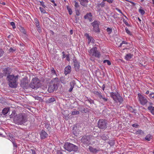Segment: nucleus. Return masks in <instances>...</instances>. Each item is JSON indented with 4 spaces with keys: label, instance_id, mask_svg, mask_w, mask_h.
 Here are the masks:
<instances>
[{
    "label": "nucleus",
    "instance_id": "obj_14",
    "mask_svg": "<svg viewBox=\"0 0 154 154\" xmlns=\"http://www.w3.org/2000/svg\"><path fill=\"white\" fill-rule=\"evenodd\" d=\"M73 62L74 63V66L75 70L76 72H78L79 70L80 69V63L77 61L76 59H73Z\"/></svg>",
    "mask_w": 154,
    "mask_h": 154
},
{
    "label": "nucleus",
    "instance_id": "obj_37",
    "mask_svg": "<svg viewBox=\"0 0 154 154\" xmlns=\"http://www.w3.org/2000/svg\"><path fill=\"white\" fill-rule=\"evenodd\" d=\"M103 63H106L109 66L111 65V63L110 62V61L109 60H104L103 61Z\"/></svg>",
    "mask_w": 154,
    "mask_h": 154
},
{
    "label": "nucleus",
    "instance_id": "obj_61",
    "mask_svg": "<svg viewBox=\"0 0 154 154\" xmlns=\"http://www.w3.org/2000/svg\"><path fill=\"white\" fill-rule=\"evenodd\" d=\"M105 96V95H102V94L101 93L100 95L99 96V98L100 99H102L103 98V97H104Z\"/></svg>",
    "mask_w": 154,
    "mask_h": 154
},
{
    "label": "nucleus",
    "instance_id": "obj_41",
    "mask_svg": "<svg viewBox=\"0 0 154 154\" xmlns=\"http://www.w3.org/2000/svg\"><path fill=\"white\" fill-rule=\"evenodd\" d=\"M67 9L69 12V14L70 15H71L72 13V9L69 7H67Z\"/></svg>",
    "mask_w": 154,
    "mask_h": 154
},
{
    "label": "nucleus",
    "instance_id": "obj_49",
    "mask_svg": "<svg viewBox=\"0 0 154 154\" xmlns=\"http://www.w3.org/2000/svg\"><path fill=\"white\" fill-rule=\"evenodd\" d=\"M66 59L67 61H69L70 60L69 54H68L66 55Z\"/></svg>",
    "mask_w": 154,
    "mask_h": 154
},
{
    "label": "nucleus",
    "instance_id": "obj_51",
    "mask_svg": "<svg viewBox=\"0 0 154 154\" xmlns=\"http://www.w3.org/2000/svg\"><path fill=\"white\" fill-rule=\"evenodd\" d=\"M75 10L76 15L77 16H79L80 14L79 11L77 9H75Z\"/></svg>",
    "mask_w": 154,
    "mask_h": 154
},
{
    "label": "nucleus",
    "instance_id": "obj_9",
    "mask_svg": "<svg viewBox=\"0 0 154 154\" xmlns=\"http://www.w3.org/2000/svg\"><path fill=\"white\" fill-rule=\"evenodd\" d=\"M137 98L140 103L142 105H146L148 102L146 98L140 93L137 94Z\"/></svg>",
    "mask_w": 154,
    "mask_h": 154
},
{
    "label": "nucleus",
    "instance_id": "obj_60",
    "mask_svg": "<svg viewBox=\"0 0 154 154\" xmlns=\"http://www.w3.org/2000/svg\"><path fill=\"white\" fill-rule=\"evenodd\" d=\"M4 76H5V75H4V73H0V78H2Z\"/></svg>",
    "mask_w": 154,
    "mask_h": 154
},
{
    "label": "nucleus",
    "instance_id": "obj_22",
    "mask_svg": "<svg viewBox=\"0 0 154 154\" xmlns=\"http://www.w3.org/2000/svg\"><path fill=\"white\" fill-rule=\"evenodd\" d=\"M80 3L82 5L86 7L88 2V0H79Z\"/></svg>",
    "mask_w": 154,
    "mask_h": 154
},
{
    "label": "nucleus",
    "instance_id": "obj_19",
    "mask_svg": "<svg viewBox=\"0 0 154 154\" xmlns=\"http://www.w3.org/2000/svg\"><path fill=\"white\" fill-rule=\"evenodd\" d=\"M88 149L90 152L93 153H96L100 151V149H97L94 148L92 146H89Z\"/></svg>",
    "mask_w": 154,
    "mask_h": 154
},
{
    "label": "nucleus",
    "instance_id": "obj_16",
    "mask_svg": "<svg viewBox=\"0 0 154 154\" xmlns=\"http://www.w3.org/2000/svg\"><path fill=\"white\" fill-rule=\"evenodd\" d=\"M85 35L88 39V44H89L90 42H91L93 43H94L95 40L92 37L90 36L88 34L86 33L85 34Z\"/></svg>",
    "mask_w": 154,
    "mask_h": 154
},
{
    "label": "nucleus",
    "instance_id": "obj_56",
    "mask_svg": "<svg viewBox=\"0 0 154 154\" xmlns=\"http://www.w3.org/2000/svg\"><path fill=\"white\" fill-rule=\"evenodd\" d=\"M102 99L103 101L104 102H107L108 100L107 98L105 96Z\"/></svg>",
    "mask_w": 154,
    "mask_h": 154
},
{
    "label": "nucleus",
    "instance_id": "obj_57",
    "mask_svg": "<svg viewBox=\"0 0 154 154\" xmlns=\"http://www.w3.org/2000/svg\"><path fill=\"white\" fill-rule=\"evenodd\" d=\"M51 72L52 75H56V72L55 70L53 68L51 70Z\"/></svg>",
    "mask_w": 154,
    "mask_h": 154
},
{
    "label": "nucleus",
    "instance_id": "obj_17",
    "mask_svg": "<svg viewBox=\"0 0 154 154\" xmlns=\"http://www.w3.org/2000/svg\"><path fill=\"white\" fill-rule=\"evenodd\" d=\"M42 124L44 125V127L48 130L51 128L50 124L48 121L46 120L42 122Z\"/></svg>",
    "mask_w": 154,
    "mask_h": 154
},
{
    "label": "nucleus",
    "instance_id": "obj_10",
    "mask_svg": "<svg viewBox=\"0 0 154 154\" xmlns=\"http://www.w3.org/2000/svg\"><path fill=\"white\" fill-rule=\"evenodd\" d=\"M91 25L93 26V30L94 31L97 33L100 32V30L99 28V23L97 21L94 20L91 23Z\"/></svg>",
    "mask_w": 154,
    "mask_h": 154
},
{
    "label": "nucleus",
    "instance_id": "obj_11",
    "mask_svg": "<svg viewBox=\"0 0 154 154\" xmlns=\"http://www.w3.org/2000/svg\"><path fill=\"white\" fill-rule=\"evenodd\" d=\"M91 137V136H85L81 139V141L85 144H89Z\"/></svg>",
    "mask_w": 154,
    "mask_h": 154
},
{
    "label": "nucleus",
    "instance_id": "obj_4",
    "mask_svg": "<svg viewBox=\"0 0 154 154\" xmlns=\"http://www.w3.org/2000/svg\"><path fill=\"white\" fill-rule=\"evenodd\" d=\"M110 97L115 103H122L123 101V98L118 93L111 92L109 93Z\"/></svg>",
    "mask_w": 154,
    "mask_h": 154
},
{
    "label": "nucleus",
    "instance_id": "obj_2",
    "mask_svg": "<svg viewBox=\"0 0 154 154\" xmlns=\"http://www.w3.org/2000/svg\"><path fill=\"white\" fill-rule=\"evenodd\" d=\"M19 75L14 76V75H8L7 77V79L9 82V86L12 88L17 87V82L18 80Z\"/></svg>",
    "mask_w": 154,
    "mask_h": 154
},
{
    "label": "nucleus",
    "instance_id": "obj_40",
    "mask_svg": "<svg viewBox=\"0 0 154 154\" xmlns=\"http://www.w3.org/2000/svg\"><path fill=\"white\" fill-rule=\"evenodd\" d=\"M128 42H127L125 41H122V42L120 44V45L119 46V47H121L122 46H123V44H126V45H127L128 44Z\"/></svg>",
    "mask_w": 154,
    "mask_h": 154
},
{
    "label": "nucleus",
    "instance_id": "obj_18",
    "mask_svg": "<svg viewBox=\"0 0 154 154\" xmlns=\"http://www.w3.org/2000/svg\"><path fill=\"white\" fill-rule=\"evenodd\" d=\"M71 67L69 65L66 66L64 69V73L66 75L70 73L71 72Z\"/></svg>",
    "mask_w": 154,
    "mask_h": 154
},
{
    "label": "nucleus",
    "instance_id": "obj_44",
    "mask_svg": "<svg viewBox=\"0 0 154 154\" xmlns=\"http://www.w3.org/2000/svg\"><path fill=\"white\" fill-rule=\"evenodd\" d=\"M106 30L109 34L111 33L112 31V29L109 28H107L106 29Z\"/></svg>",
    "mask_w": 154,
    "mask_h": 154
},
{
    "label": "nucleus",
    "instance_id": "obj_43",
    "mask_svg": "<svg viewBox=\"0 0 154 154\" xmlns=\"http://www.w3.org/2000/svg\"><path fill=\"white\" fill-rule=\"evenodd\" d=\"M12 140H11V141L12 142V143L13 144V146L14 147L17 148V145L16 144L15 142V141H14L13 140L11 139Z\"/></svg>",
    "mask_w": 154,
    "mask_h": 154
},
{
    "label": "nucleus",
    "instance_id": "obj_6",
    "mask_svg": "<svg viewBox=\"0 0 154 154\" xmlns=\"http://www.w3.org/2000/svg\"><path fill=\"white\" fill-rule=\"evenodd\" d=\"M88 52L91 56L97 58H99L101 55L100 52L97 50V48L96 47H93L88 51Z\"/></svg>",
    "mask_w": 154,
    "mask_h": 154
},
{
    "label": "nucleus",
    "instance_id": "obj_27",
    "mask_svg": "<svg viewBox=\"0 0 154 154\" xmlns=\"http://www.w3.org/2000/svg\"><path fill=\"white\" fill-rule=\"evenodd\" d=\"M148 109L150 111L152 114L154 115V107H153L151 106H149L148 107Z\"/></svg>",
    "mask_w": 154,
    "mask_h": 154
},
{
    "label": "nucleus",
    "instance_id": "obj_21",
    "mask_svg": "<svg viewBox=\"0 0 154 154\" xmlns=\"http://www.w3.org/2000/svg\"><path fill=\"white\" fill-rule=\"evenodd\" d=\"M76 84L75 81L74 80H73L72 82H70V87L69 89V92H71L73 88H74V85Z\"/></svg>",
    "mask_w": 154,
    "mask_h": 154
},
{
    "label": "nucleus",
    "instance_id": "obj_36",
    "mask_svg": "<svg viewBox=\"0 0 154 154\" xmlns=\"http://www.w3.org/2000/svg\"><path fill=\"white\" fill-rule=\"evenodd\" d=\"M79 114V112L77 110H74L72 111L71 112V114L72 115H77Z\"/></svg>",
    "mask_w": 154,
    "mask_h": 154
},
{
    "label": "nucleus",
    "instance_id": "obj_58",
    "mask_svg": "<svg viewBox=\"0 0 154 154\" xmlns=\"http://www.w3.org/2000/svg\"><path fill=\"white\" fill-rule=\"evenodd\" d=\"M138 126H139V125L137 124H136V123L132 125V126L133 127H135V128H137L138 127Z\"/></svg>",
    "mask_w": 154,
    "mask_h": 154
},
{
    "label": "nucleus",
    "instance_id": "obj_7",
    "mask_svg": "<svg viewBox=\"0 0 154 154\" xmlns=\"http://www.w3.org/2000/svg\"><path fill=\"white\" fill-rule=\"evenodd\" d=\"M40 86V81L37 78H33L29 84V87L32 88H38Z\"/></svg>",
    "mask_w": 154,
    "mask_h": 154
},
{
    "label": "nucleus",
    "instance_id": "obj_20",
    "mask_svg": "<svg viewBox=\"0 0 154 154\" xmlns=\"http://www.w3.org/2000/svg\"><path fill=\"white\" fill-rule=\"evenodd\" d=\"M92 14L91 13L87 14L84 16V18L85 19H88L89 21L91 22L92 20Z\"/></svg>",
    "mask_w": 154,
    "mask_h": 154
},
{
    "label": "nucleus",
    "instance_id": "obj_25",
    "mask_svg": "<svg viewBox=\"0 0 154 154\" xmlns=\"http://www.w3.org/2000/svg\"><path fill=\"white\" fill-rule=\"evenodd\" d=\"M133 56V54H128L126 55L125 56V59L127 60H129L131 59Z\"/></svg>",
    "mask_w": 154,
    "mask_h": 154
},
{
    "label": "nucleus",
    "instance_id": "obj_34",
    "mask_svg": "<svg viewBox=\"0 0 154 154\" xmlns=\"http://www.w3.org/2000/svg\"><path fill=\"white\" fill-rule=\"evenodd\" d=\"M142 8L141 7H140V8L139 9V12L142 15H143L145 13V11H144L142 9Z\"/></svg>",
    "mask_w": 154,
    "mask_h": 154
},
{
    "label": "nucleus",
    "instance_id": "obj_13",
    "mask_svg": "<svg viewBox=\"0 0 154 154\" xmlns=\"http://www.w3.org/2000/svg\"><path fill=\"white\" fill-rule=\"evenodd\" d=\"M11 72L12 69L9 67L4 68L2 71V72L4 73L5 76L10 75V74Z\"/></svg>",
    "mask_w": 154,
    "mask_h": 154
},
{
    "label": "nucleus",
    "instance_id": "obj_28",
    "mask_svg": "<svg viewBox=\"0 0 154 154\" xmlns=\"http://www.w3.org/2000/svg\"><path fill=\"white\" fill-rule=\"evenodd\" d=\"M126 107L128 110L131 112H134V110L132 106L129 105H127Z\"/></svg>",
    "mask_w": 154,
    "mask_h": 154
},
{
    "label": "nucleus",
    "instance_id": "obj_3",
    "mask_svg": "<svg viewBox=\"0 0 154 154\" xmlns=\"http://www.w3.org/2000/svg\"><path fill=\"white\" fill-rule=\"evenodd\" d=\"M59 83L58 79L57 77L55 78L51 81L50 85L48 88V92H52L56 90L58 88V85Z\"/></svg>",
    "mask_w": 154,
    "mask_h": 154
},
{
    "label": "nucleus",
    "instance_id": "obj_55",
    "mask_svg": "<svg viewBox=\"0 0 154 154\" xmlns=\"http://www.w3.org/2000/svg\"><path fill=\"white\" fill-rule=\"evenodd\" d=\"M99 5V6H101V7H103L105 6V3L103 2H102Z\"/></svg>",
    "mask_w": 154,
    "mask_h": 154
},
{
    "label": "nucleus",
    "instance_id": "obj_31",
    "mask_svg": "<svg viewBox=\"0 0 154 154\" xmlns=\"http://www.w3.org/2000/svg\"><path fill=\"white\" fill-rule=\"evenodd\" d=\"M149 97L150 98V99H152L154 100V93L153 92H151L149 93V94L148 95Z\"/></svg>",
    "mask_w": 154,
    "mask_h": 154
},
{
    "label": "nucleus",
    "instance_id": "obj_26",
    "mask_svg": "<svg viewBox=\"0 0 154 154\" xmlns=\"http://www.w3.org/2000/svg\"><path fill=\"white\" fill-rule=\"evenodd\" d=\"M60 81L63 84H66L68 82V81H67L66 78L63 77H61Z\"/></svg>",
    "mask_w": 154,
    "mask_h": 154
},
{
    "label": "nucleus",
    "instance_id": "obj_39",
    "mask_svg": "<svg viewBox=\"0 0 154 154\" xmlns=\"http://www.w3.org/2000/svg\"><path fill=\"white\" fill-rule=\"evenodd\" d=\"M39 9L41 12L43 14L47 13V12H46L44 8H43L42 7H39Z\"/></svg>",
    "mask_w": 154,
    "mask_h": 154
},
{
    "label": "nucleus",
    "instance_id": "obj_63",
    "mask_svg": "<svg viewBox=\"0 0 154 154\" xmlns=\"http://www.w3.org/2000/svg\"><path fill=\"white\" fill-rule=\"evenodd\" d=\"M35 100H40V99L41 98L40 97H38V96L35 97Z\"/></svg>",
    "mask_w": 154,
    "mask_h": 154
},
{
    "label": "nucleus",
    "instance_id": "obj_50",
    "mask_svg": "<svg viewBox=\"0 0 154 154\" xmlns=\"http://www.w3.org/2000/svg\"><path fill=\"white\" fill-rule=\"evenodd\" d=\"M4 53V52L3 50L2 49L0 48V57L3 56Z\"/></svg>",
    "mask_w": 154,
    "mask_h": 154
},
{
    "label": "nucleus",
    "instance_id": "obj_32",
    "mask_svg": "<svg viewBox=\"0 0 154 154\" xmlns=\"http://www.w3.org/2000/svg\"><path fill=\"white\" fill-rule=\"evenodd\" d=\"M101 139L104 140H105L108 139V137L105 134H103L101 136Z\"/></svg>",
    "mask_w": 154,
    "mask_h": 154
},
{
    "label": "nucleus",
    "instance_id": "obj_62",
    "mask_svg": "<svg viewBox=\"0 0 154 154\" xmlns=\"http://www.w3.org/2000/svg\"><path fill=\"white\" fill-rule=\"evenodd\" d=\"M116 9L117 11H118V12H119L120 13L122 14H123V13H122V11H121L118 8H116Z\"/></svg>",
    "mask_w": 154,
    "mask_h": 154
},
{
    "label": "nucleus",
    "instance_id": "obj_45",
    "mask_svg": "<svg viewBox=\"0 0 154 154\" xmlns=\"http://www.w3.org/2000/svg\"><path fill=\"white\" fill-rule=\"evenodd\" d=\"M137 134H139L141 135H143L144 134V132L141 130H139L137 131Z\"/></svg>",
    "mask_w": 154,
    "mask_h": 154
},
{
    "label": "nucleus",
    "instance_id": "obj_24",
    "mask_svg": "<svg viewBox=\"0 0 154 154\" xmlns=\"http://www.w3.org/2000/svg\"><path fill=\"white\" fill-rule=\"evenodd\" d=\"M152 138V136L150 134H147L145 137V140L147 141H150Z\"/></svg>",
    "mask_w": 154,
    "mask_h": 154
},
{
    "label": "nucleus",
    "instance_id": "obj_5",
    "mask_svg": "<svg viewBox=\"0 0 154 154\" xmlns=\"http://www.w3.org/2000/svg\"><path fill=\"white\" fill-rule=\"evenodd\" d=\"M63 148L68 151L71 152L73 151L76 152L78 150L77 146L71 143H65L63 146Z\"/></svg>",
    "mask_w": 154,
    "mask_h": 154
},
{
    "label": "nucleus",
    "instance_id": "obj_54",
    "mask_svg": "<svg viewBox=\"0 0 154 154\" xmlns=\"http://www.w3.org/2000/svg\"><path fill=\"white\" fill-rule=\"evenodd\" d=\"M74 2H75V8H78L79 7V4L78 3V2H77L76 1H75Z\"/></svg>",
    "mask_w": 154,
    "mask_h": 154
},
{
    "label": "nucleus",
    "instance_id": "obj_38",
    "mask_svg": "<svg viewBox=\"0 0 154 154\" xmlns=\"http://www.w3.org/2000/svg\"><path fill=\"white\" fill-rule=\"evenodd\" d=\"M20 30V32L24 34H26V31L24 28L23 27H21Z\"/></svg>",
    "mask_w": 154,
    "mask_h": 154
},
{
    "label": "nucleus",
    "instance_id": "obj_53",
    "mask_svg": "<svg viewBox=\"0 0 154 154\" xmlns=\"http://www.w3.org/2000/svg\"><path fill=\"white\" fill-rule=\"evenodd\" d=\"M30 152L32 154H37L34 149H31L30 150Z\"/></svg>",
    "mask_w": 154,
    "mask_h": 154
},
{
    "label": "nucleus",
    "instance_id": "obj_29",
    "mask_svg": "<svg viewBox=\"0 0 154 154\" xmlns=\"http://www.w3.org/2000/svg\"><path fill=\"white\" fill-rule=\"evenodd\" d=\"M34 21L35 22V24L36 26H40V23L39 20L36 18H34Z\"/></svg>",
    "mask_w": 154,
    "mask_h": 154
},
{
    "label": "nucleus",
    "instance_id": "obj_15",
    "mask_svg": "<svg viewBox=\"0 0 154 154\" xmlns=\"http://www.w3.org/2000/svg\"><path fill=\"white\" fill-rule=\"evenodd\" d=\"M40 138L41 139H44L46 138L48 134L44 130H42L39 133Z\"/></svg>",
    "mask_w": 154,
    "mask_h": 154
},
{
    "label": "nucleus",
    "instance_id": "obj_8",
    "mask_svg": "<svg viewBox=\"0 0 154 154\" xmlns=\"http://www.w3.org/2000/svg\"><path fill=\"white\" fill-rule=\"evenodd\" d=\"M107 121L104 119H99L98 122V127L101 129L104 130L107 128Z\"/></svg>",
    "mask_w": 154,
    "mask_h": 154
},
{
    "label": "nucleus",
    "instance_id": "obj_59",
    "mask_svg": "<svg viewBox=\"0 0 154 154\" xmlns=\"http://www.w3.org/2000/svg\"><path fill=\"white\" fill-rule=\"evenodd\" d=\"M62 58L63 59L66 57V55H65V53L64 52V51H63L62 52Z\"/></svg>",
    "mask_w": 154,
    "mask_h": 154
},
{
    "label": "nucleus",
    "instance_id": "obj_33",
    "mask_svg": "<svg viewBox=\"0 0 154 154\" xmlns=\"http://www.w3.org/2000/svg\"><path fill=\"white\" fill-rule=\"evenodd\" d=\"M108 143L110 146H112L114 145L115 144V141L113 140H111L108 142Z\"/></svg>",
    "mask_w": 154,
    "mask_h": 154
},
{
    "label": "nucleus",
    "instance_id": "obj_23",
    "mask_svg": "<svg viewBox=\"0 0 154 154\" xmlns=\"http://www.w3.org/2000/svg\"><path fill=\"white\" fill-rule=\"evenodd\" d=\"M9 110V108H5L2 110V113L3 115L5 116L8 113Z\"/></svg>",
    "mask_w": 154,
    "mask_h": 154
},
{
    "label": "nucleus",
    "instance_id": "obj_52",
    "mask_svg": "<svg viewBox=\"0 0 154 154\" xmlns=\"http://www.w3.org/2000/svg\"><path fill=\"white\" fill-rule=\"evenodd\" d=\"M11 25L12 26L13 29H15L16 28L15 23L13 22H11L10 23Z\"/></svg>",
    "mask_w": 154,
    "mask_h": 154
},
{
    "label": "nucleus",
    "instance_id": "obj_35",
    "mask_svg": "<svg viewBox=\"0 0 154 154\" xmlns=\"http://www.w3.org/2000/svg\"><path fill=\"white\" fill-rule=\"evenodd\" d=\"M94 93L96 95H97L99 97V96L100 95V94H101V93L100 91H95L94 92Z\"/></svg>",
    "mask_w": 154,
    "mask_h": 154
},
{
    "label": "nucleus",
    "instance_id": "obj_46",
    "mask_svg": "<svg viewBox=\"0 0 154 154\" xmlns=\"http://www.w3.org/2000/svg\"><path fill=\"white\" fill-rule=\"evenodd\" d=\"M37 28V30L40 33L42 31V29L40 26H36Z\"/></svg>",
    "mask_w": 154,
    "mask_h": 154
},
{
    "label": "nucleus",
    "instance_id": "obj_30",
    "mask_svg": "<svg viewBox=\"0 0 154 154\" xmlns=\"http://www.w3.org/2000/svg\"><path fill=\"white\" fill-rule=\"evenodd\" d=\"M55 101V99L54 97H51L49 98L47 101V102L48 103H50L54 102Z\"/></svg>",
    "mask_w": 154,
    "mask_h": 154
},
{
    "label": "nucleus",
    "instance_id": "obj_42",
    "mask_svg": "<svg viewBox=\"0 0 154 154\" xmlns=\"http://www.w3.org/2000/svg\"><path fill=\"white\" fill-rule=\"evenodd\" d=\"M86 100L88 101V102L91 104L94 103V101L93 100L91 99L90 98H88V99Z\"/></svg>",
    "mask_w": 154,
    "mask_h": 154
},
{
    "label": "nucleus",
    "instance_id": "obj_47",
    "mask_svg": "<svg viewBox=\"0 0 154 154\" xmlns=\"http://www.w3.org/2000/svg\"><path fill=\"white\" fill-rule=\"evenodd\" d=\"M39 2L40 3V5H41L44 8L46 7V6L45 5L43 1H40Z\"/></svg>",
    "mask_w": 154,
    "mask_h": 154
},
{
    "label": "nucleus",
    "instance_id": "obj_1",
    "mask_svg": "<svg viewBox=\"0 0 154 154\" xmlns=\"http://www.w3.org/2000/svg\"><path fill=\"white\" fill-rule=\"evenodd\" d=\"M26 115L22 113L16 115L14 117V121L17 124L22 125L27 121Z\"/></svg>",
    "mask_w": 154,
    "mask_h": 154
},
{
    "label": "nucleus",
    "instance_id": "obj_64",
    "mask_svg": "<svg viewBox=\"0 0 154 154\" xmlns=\"http://www.w3.org/2000/svg\"><path fill=\"white\" fill-rule=\"evenodd\" d=\"M113 0H107V2L109 3H112L113 2Z\"/></svg>",
    "mask_w": 154,
    "mask_h": 154
},
{
    "label": "nucleus",
    "instance_id": "obj_48",
    "mask_svg": "<svg viewBox=\"0 0 154 154\" xmlns=\"http://www.w3.org/2000/svg\"><path fill=\"white\" fill-rule=\"evenodd\" d=\"M125 29L126 33L128 34L129 35H131V34L130 31L128 29L127 27H126Z\"/></svg>",
    "mask_w": 154,
    "mask_h": 154
},
{
    "label": "nucleus",
    "instance_id": "obj_12",
    "mask_svg": "<svg viewBox=\"0 0 154 154\" xmlns=\"http://www.w3.org/2000/svg\"><path fill=\"white\" fill-rule=\"evenodd\" d=\"M20 86L23 88L27 89L28 88V80L23 79L21 81Z\"/></svg>",
    "mask_w": 154,
    "mask_h": 154
}]
</instances>
